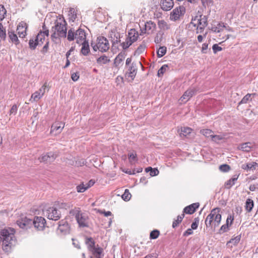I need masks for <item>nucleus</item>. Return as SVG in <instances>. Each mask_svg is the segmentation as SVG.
I'll use <instances>...</instances> for the list:
<instances>
[{
  "mask_svg": "<svg viewBox=\"0 0 258 258\" xmlns=\"http://www.w3.org/2000/svg\"><path fill=\"white\" fill-rule=\"evenodd\" d=\"M7 11L4 6L0 5V21H2L5 17Z\"/></svg>",
  "mask_w": 258,
  "mask_h": 258,
  "instance_id": "de8ad7c7",
  "label": "nucleus"
},
{
  "mask_svg": "<svg viewBox=\"0 0 258 258\" xmlns=\"http://www.w3.org/2000/svg\"><path fill=\"white\" fill-rule=\"evenodd\" d=\"M138 64L143 67L141 61L134 62L127 68V71L125 74L126 77L131 81H133L137 75L138 71Z\"/></svg>",
  "mask_w": 258,
  "mask_h": 258,
  "instance_id": "9d476101",
  "label": "nucleus"
},
{
  "mask_svg": "<svg viewBox=\"0 0 258 258\" xmlns=\"http://www.w3.org/2000/svg\"><path fill=\"white\" fill-rule=\"evenodd\" d=\"M159 28L163 30H166L170 28V25L164 20H160L158 23Z\"/></svg>",
  "mask_w": 258,
  "mask_h": 258,
  "instance_id": "4c0bfd02",
  "label": "nucleus"
},
{
  "mask_svg": "<svg viewBox=\"0 0 258 258\" xmlns=\"http://www.w3.org/2000/svg\"><path fill=\"white\" fill-rule=\"evenodd\" d=\"M184 217V214L182 213L180 215L178 216L177 219L173 222L172 227L173 228L176 227L179 223H180Z\"/></svg>",
  "mask_w": 258,
  "mask_h": 258,
  "instance_id": "a19ab883",
  "label": "nucleus"
},
{
  "mask_svg": "<svg viewBox=\"0 0 258 258\" xmlns=\"http://www.w3.org/2000/svg\"><path fill=\"white\" fill-rule=\"evenodd\" d=\"M192 131V129L189 127L184 126L180 128V136L186 137L190 135Z\"/></svg>",
  "mask_w": 258,
  "mask_h": 258,
  "instance_id": "c85d7f7f",
  "label": "nucleus"
},
{
  "mask_svg": "<svg viewBox=\"0 0 258 258\" xmlns=\"http://www.w3.org/2000/svg\"><path fill=\"white\" fill-rule=\"evenodd\" d=\"M199 35L197 36V40L199 42H202L203 41L204 38H206L207 32H203V33H199Z\"/></svg>",
  "mask_w": 258,
  "mask_h": 258,
  "instance_id": "5fc2aeb1",
  "label": "nucleus"
},
{
  "mask_svg": "<svg viewBox=\"0 0 258 258\" xmlns=\"http://www.w3.org/2000/svg\"><path fill=\"white\" fill-rule=\"evenodd\" d=\"M219 169L223 172H227L230 170V167L227 164H223L219 167Z\"/></svg>",
  "mask_w": 258,
  "mask_h": 258,
  "instance_id": "13d9d810",
  "label": "nucleus"
},
{
  "mask_svg": "<svg viewBox=\"0 0 258 258\" xmlns=\"http://www.w3.org/2000/svg\"><path fill=\"white\" fill-rule=\"evenodd\" d=\"M32 224L35 228L38 231L43 230L46 225V220L42 217H35Z\"/></svg>",
  "mask_w": 258,
  "mask_h": 258,
  "instance_id": "4468645a",
  "label": "nucleus"
},
{
  "mask_svg": "<svg viewBox=\"0 0 258 258\" xmlns=\"http://www.w3.org/2000/svg\"><path fill=\"white\" fill-rule=\"evenodd\" d=\"M43 96L42 94L39 93L37 91H35L34 93L31 95V99H30L31 101L32 99L34 101H37L39 99H40Z\"/></svg>",
  "mask_w": 258,
  "mask_h": 258,
  "instance_id": "ea45409f",
  "label": "nucleus"
},
{
  "mask_svg": "<svg viewBox=\"0 0 258 258\" xmlns=\"http://www.w3.org/2000/svg\"><path fill=\"white\" fill-rule=\"evenodd\" d=\"M6 36V30L3 25L0 23V37L2 38H5Z\"/></svg>",
  "mask_w": 258,
  "mask_h": 258,
  "instance_id": "6e6d98bb",
  "label": "nucleus"
},
{
  "mask_svg": "<svg viewBox=\"0 0 258 258\" xmlns=\"http://www.w3.org/2000/svg\"><path fill=\"white\" fill-rule=\"evenodd\" d=\"M49 34V30L45 28V26H43V31H40L36 36L35 40L31 39L29 40V44L31 48L34 49L36 46H41L45 42H46L43 47L42 51L46 52L47 51L49 45L48 41V37Z\"/></svg>",
  "mask_w": 258,
  "mask_h": 258,
  "instance_id": "7ed1b4c3",
  "label": "nucleus"
},
{
  "mask_svg": "<svg viewBox=\"0 0 258 258\" xmlns=\"http://www.w3.org/2000/svg\"><path fill=\"white\" fill-rule=\"evenodd\" d=\"M70 226L68 222L62 220L59 222L57 232L60 235H66L70 233Z\"/></svg>",
  "mask_w": 258,
  "mask_h": 258,
  "instance_id": "f8f14e48",
  "label": "nucleus"
},
{
  "mask_svg": "<svg viewBox=\"0 0 258 258\" xmlns=\"http://www.w3.org/2000/svg\"><path fill=\"white\" fill-rule=\"evenodd\" d=\"M67 39L69 41L76 40L77 43H82L86 41V33L82 29H79L76 32H75L74 30L71 29L68 31Z\"/></svg>",
  "mask_w": 258,
  "mask_h": 258,
  "instance_id": "39448f33",
  "label": "nucleus"
},
{
  "mask_svg": "<svg viewBox=\"0 0 258 258\" xmlns=\"http://www.w3.org/2000/svg\"><path fill=\"white\" fill-rule=\"evenodd\" d=\"M129 162L131 164H135L137 161V155L135 152L128 154Z\"/></svg>",
  "mask_w": 258,
  "mask_h": 258,
  "instance_id": "58836bf2",
  "label": "nucleus"
},
{
  "mask_svg": "<svg viewBox=\"0 0 258 258\" xmlns=\"http://www.w3.org/2000/svg\"><path fill=\"white\" fill-rule=\"evenodd\" d=\"M167 51V48L165 46H161L157 51V54L158 57H161L164 56Z\"/></svg>",
  "mask_w": 258,
  "mask_h": 258,
  "instance_id": "79ce46f5",
  "label": "nucleus"
},
{
  "mask_svg": "<svg viewBox=\"0 0 258 258\" xmlns=\"http://www.w3.org/2000/svg\"><path fill=\"white\" fill-rule=\"evenodd\" d=\"M57 157V154L56 152L51 151L42 154L38 159L41 163L47 164L53 162Z\"/></svg>",
  "mask_w": 258,
  "mask_h": 258,
  "instance_id": "1a4fd4ad",
  "label": "nucleus"
},
{
  "mask_svg": "<svg viewBox=\"0 0 258 258\" xmlns=\"http://www.w3.org/2000/svg\"><path fill=\"white\" fill-rule=\"evenodd\" d=\"M231 31H232V30L228 26H226L219 33L218 36L219 39L222 40V42L227 40L230 37V32Z\"/></svg>",
  "mask_w": 258,
  "mask_h": 258,
  "instance_id": "aec40b11",
  "label": "nucleus"
},
{
  "mask_svg": "<svg viewBox=\"0 0 258 258\" xmlns=\"http://www.w3.org/2000/svg\"><path fill=\"white\" fill-rule=\"evenodd\" d=\"M255 166H258V164L256 162L245 164L242 165L241 168L244 170H255Z\"/></svg>",
  "mask_w": 258,
  "mask_h": 258,
  "instance_id": "2f4dec72",
  "label": "nucleus"
},
{
  "mask_svg": "<svg viewBox=\"0 0 258 258\" xmlns=\"http://www.w3.org/2000/svg\"><path fill=\"white\" fill-rule=\"evenodd\" d=\"M48 85L47 82H45L41 87L37 91L43 96L45 93V90L47 88Z\"/></svg>",
  "mask_w": 258,
  "mask_h": 258,
  "instance_id": "603ef678",
  "label": "nucleus"
},
{
  "mask_svg": "<svg viewBox=\"0 0 258 258\" xmlns=\"http://www.w3.org/2000/svg\"><path fill=\"white\" fill-rule=\"evenodd\" d=\"M17 224L21 228L27 229L32 225V220L26 216L22 215L17 221Z\"/></svg>",
  "mask_w": 258,
  "mask_h": 258,
  "instance_id": "ddd939ff",
  "label": "nucleus"
},
{
  "mask_svg": "<svg viewBox=\"0 0 258 258\" xmlns=\"http://www.w3.org/2000/svg\"><path fill=\"white\" fill-rule=\"evenodd\" d=\"M15 230L11 227L4 229L1 231L0 239L3 242V249L5 251H9L13 243L15 242Z\"/></svg>",
  "mask_w": 258,
  "mask_h": 258,
  "instance_id": "f03ea898",
  "label": "nucleus"
},
{
  "mask_svg": "<svg viewBox=\"0 0 258 258\" xmlns=\"http://www.w3.org/2000/svg\"><path fill=\"white\" fill-rule=\"evenodd\" d=\"M229 226L225 224L222 225L220 229V232H225L228 230Z\"/></svg>",
  "mask_w": 258,
  "mask_h": 258,
  "instance_id": "69168bd1",
  "label": "nucleus"
},
{
  "mask_svg": "<svg viewBox=\"0 0 258 258\" xmlns=\"http://www.w3.org/2000/svg\"><path fill=\"white\" fill-rule=\"evenodd\" d=\"M91 45L95 51L99 50L101 52H105L109 48V43L106 38L103 36H99L97 38L96 43H92Z\"/></svg>",
  "mask_w": 258,
  "mask_h": 258,
  "instance_id": "0eeeda50",
  "label": "nucleus"
},
{
  "mask_svg": "<svg viewBox=\"0 0 258 258\" xmlns=\"http://www.w3.org/2000/svg\"><path fill=\"white\" fill-rule=\"evenodd\" d=\"M139 37L138 32L135 29H131L128 33L127 38L131 40L132 42H135L136 41Z\"/></svg>",
  "mask_w": 258,
  "mask_h": 258,
  "instance_id": "a878e982",
  "label": "nucleus"
},
{
  "mask_svg": "<svg viewBox=\"0 0 258 258\" xmlns=\"http://www.w3.org/2000/svg\"><path fill=\"white\" fill-rule=\"evenodd\" d=\"M155 29L156 24L154 22L151 21L147 22L144 25V27L141 29V32L140 35L151 34L154 32Z\"/></svg>",
  "mask_w": 258,
  "mask_h": 258,
  "instance_id": "dca6fc26",
  "label": "nucleus"
},
{
  "mask_svg": "<svg viewBox=\"0 0 258 258\" xmlns=\"http://www.w3.org/2000/svg\"><path fill=\"white\" fill-rule=\"evenodd\" d=\"M192 229L189 228L187 229L183 233L184 236H188L193 233Z\"/></svg>",
  "mask_w": 258,
  "mask_h": 258,
  "instance_id": "338daca9",
  "label": "nucleus"
},
{
  "mask_svg": "<svg viewBox=\"0 0 258 258\" xmlns=\"http://www.w3.org/2000/svg\"><path fill=\"white\" fill-rule=\"evenodd\" d=\"M253 201L250 199H248L246 200V203H245V208L246 211L247 212H250L253 207Z\"/></svg>",
  "mask_w": 258,
  "mask_h": 258,
  "instance_id": "c9c22d12",
  "label": "nucleus"
},
{
  "mask_svg": "<svg viewBox=\"0 0 258 258\" xmlns=\"http://www.w3.org/2000/svg\"><path fill=\"white\" fill-rule=\"evenodd\" d=\"M64 122L62 121H55L51 126L50 134L53 136L59 135L64 127Z\"/></svg>",
  "mask_w": 258,
  "mask_h": 258,
  "instance_id": "9b49d317",
  "label": "nucleus"
},
{
  "mask_svg": "<svg viewBox=\"0 0 258 258\" xmlns=\"http://www.w3.org/2000/svg\"><path fill=\"white\" fill-rule=\"evenodd\" d=\"M17 110H18V107L17 106V105L16 104H14L13 105L10 110V115H11V114H16L17 113Z\"/></svg>",
  "mask_w": 258,
  "mask_h": 258,
  "instance_id": "680f3d73",
  "label": "nucleus"
},
{
  "mask_svg": "<svg viewBox=\"0 0 258 258\" xmlns=\"http://www.w3.org/2000/svg\"><path fill=\"white\" fill-rule=\"evenodd\" d=\"M98 212L101 214H103L105 217H108L112 216V213L110 211H105V210H99Z\"/></svg>",
  "mask_w": 258,
  "mask_h": 258,
  "instance_id": "e2e57ef3",
  "label": "nucleus"
},
{
  "mask_svg": "<svg viewBox=\"0 0 258 258\" xmlns=\"http://www.w3.org/2000/svg\"><path fill=\"white\" fill-rule=\"evenodd\" d=\"M157 254L156 253H151L148 254L144 258H157Z\"/></svg>",
  "mask_w": 258,
  "mask_h": 258,
  "instance_id": "774afa93",
  "label": "nucleus"
},
{
  "mask_svg": "<svg viewBox=\"0 0 258 258\" xmlns=\"http://www.w3.org/2000/svg\"><path fill=\"white\" fill-rule=\"evenodd\" d=\"M200 133L206 138H211L214 132L212 130L208 128H204L200 130Z\"/></svg>",
  "mask_w": 258,
  "mask_h": 258,
  "instance_id": "f704fd0d",
  "label": "nucleus"
},
{
  "mask_svg": "<svg viewBox=\"0 0 258 258\" xmlns=\"http://www.w3.org/2000/svg\"><path fill=\"white\" fill-rule=\"evenodd\" d=\"M191 24L197 27L196 33H203L208 25L207 18L205 16H196L192 19Z\"/></svg>",
  "mask_w": 258,
  "mask_h": 258,
  "instance_id": "423d86ee",
  "label": "nucleus"
},
{
  "mask_svg": "<svg viewBox=\"0 0 258 258\" xmlns=\"http://www.w3.org/2000/svg\"><path fill=\"white\" fill-rule=\"evenodd\" d=\"M75 215V218L80 227H85L88 226L87 216L83 214L80 208H76L71 212Z\"/></svg>",
  "mask_w": 258,
  "mask_h": 258,
  "instance_id": "6e6552de",
  "label": "nucleus"
},
{
  "mask_svg": "<svg viewBox=\"0 0 258 258\" xmlns=\"http://www.w3.org/2000/svg\"><path fill=\"white\" fill-rule=\"evenodd\" d=\"M224 137L223 136L214 135V134H213L211 138L212 141L214 142H218V141L224 139Z\"/></svg>",
  "mask_w": 258,
  "mask_h": 258,
  "instance_id": "3c124183",
  "label": "nucleus"
},
{
  "mask_svg": "<svg viewBox=\"0 0 258 258\" xmlns=\"http://www.w3.org/2000/svg\"><path fill=\"white\" fill-rule=\"evenodd\" d=\"M220 209L216 208L213 209L207 216L205 220V224L207 227L215 229L219 226L221 221Z\"/></svg>",
  "mask_w": 258,
  "mask_h": 258,
  "instance_id": "20e7f679",
  "label": "nucleus"
},
{
  "mask_svg": "<svg viewBox=\"0 0 258 258\" xmlns=\"http://www.w3.org/2000/svg\"><path fill=\"white\" fill-rule=\"evenodd\" d=\"M46 216L49 219L56 221L60 218V213L56 208L52 207L47 210Z\"/></svg>",
  "mask_w": 258,
  "mask_h": 258,
  "instance_id": "2eb2a0df",
  "label": "nucleus"
},
{
  "mask_svg": "<svg viewBox=\"0 0 258 258\" xmlns=\"http://www.w3.org/2000/svg\"><path fill=\"white\" fill-rule=\"evenodd\" d=\"M79 73L78 72L74 73L73 74H72L71 76L72 79L75 82L78 81V79H79Z\"/></svg>",
  "mask_w": 258,
  "mask_h": 258,
  "instance_id": "0e129e2a",
  "label": "nucleus"
},
{
  "mask_svg": "<svg viewBox=\"0 0 258 258\" xmlns=\"http://www.w3.org/2000/svg\"><path fill=\"white\" fill-rule=\"evenodd\" d=\"M195 93L196 90L195 89H189L187 90L180 97L179 101L183 103H186L192 97Z\"/></svg>",
  "mask_w": 258,
  "mask_h": 258,
  "instance_id": "6ab92c4d",
  "label": "nucleus"
},
{
  "mask_svg": "<svg viewBox=\"0 0 258 258\" xmlns=\"http://www.w3.org/2000/svg\"><path fill=\"white\" fill-rule=\"evenodd\" d=\"M160 235V231L158 230H154L150 232V238L151 239H157Z\"/></svg>",
  "mask_w": 258,
  "mask_h": 258,
  "instance_id": "49530a36",
  "label": "nucleus"
},
{
  "mask_svg": "<svg viewBox=\"0 0 258 258\" xmlns=\"http://www.w3.org/2000/svg\"><path fill=\"white\" fill-rule=\"evenodd\" d=\"M131 198V194H130L128 189H126L124 194L122 195V198L125 201H128Z\"/></svg>",
  "mask_w": 258,
  "mask_h": 258,
  "instance_id": "09e8293b",
  "label": "nucleus"
},
{
  "mask_svg": "<svg viewBox=\"0 0 258 258\" xmlns=\"http://www.w3.org/2000/svg\"><path fill=\"white\" fill-rule=\"evenodd\" d=\"M9 37L11 41L16 45L19 44L20 42L18 38L17 35L14 32H9L8 33Z\"/></svg>",
  "mask_w": 258,
  "mask_h": 258,
  "instance_id": "473e14b6",
  "label": "nucleus"
},
{
  "mask_svg": "<svg viewBox=\"0 0 258 258\" xmlns=\"http://www.w3.org/2000/svg\"><path fill=\"white\" fill-rule=\"evenodd\" d=\"M126 53L125 51L120 52L115 57L114 61V64L116 67H119L123 62Z\"/></svg>",
  "mask_w": 258,
  "mask_h": 258,
  "instance_id": "5701e85b",
  "label": "nucleus"
},
{
  "mask_svg": "<svg viewBox=\"0 0 258 258\" xmlns=\"http://www.w3.org/2000/svg\"><path fill=\"white\" fill-rule=\"evenodd\" d=\"M199 203H194L189 206L186 207L183 210V213L192 214L194 213L196 210L199 208Z\"/></svg>",
  "mask_w": 258,
  "mask_h": 258,
  "instance_id": "b1692460",
  "label": "nucleus"
},
{
  "mask_svg": "<svg viewBox=\"0 0 258 258\" xmlns=\"http://www.w3.org/2000/svg\"><path fill=\"white\" fill-rule=\"evenodd\" d=\"M226 27L224 23H218L216 25L213 26L211 30L214 32L219 33Z\"/></svg>",
  "mask_w": 258,
  "mask_h": 258,
  "instance_id": "c756f323",
  "label": "nucleus"
},
{
  "mask_svg": "<svg viewBox=\"0 0 258 258\" xmlns=\"http://www.w3.org/2000/svg\"><path fill=\"white\" fill-rule=\"evenodd\" d=\"M85 243L87 245L88 248L90 251L95 247V241L91 237H86L85 238Z\"/></svg>",
  "mask_w": 258,
  "mask_h": 258,
  "instance_id": "7c9ffc66",
  "label": "nucleus"
},
{
  "mask_svg": "<svg viewBox=\"0 0 258 258\" xmlns=\"http://www.w3.org/2000/svg\"><path fill=\"white\" fill-rule=\"evenodd\" d=\"M234 220V216L232 215H229L226 220V225L229 226V227L232 224Z\"/></svg>",
  "mask_w": 258,
  "mask_h": 258,
  "instance_id": "4d7b16f0",
  "label": "nucleus"
},
{
  "mask_svg": "<svg viewBox=\"0 0 258 258\" xmlns=\"http://www.w3.org/2000/svg\"><path fill=\"white\" fill-rule=\"evenodd\" d=\"M81 44H82V48L81 50V53L84 55L87 56V55H88V54L90 52V48H89V45L88 42L87 41H86L84 42L83 43H81Z\"/></svg>",
  "mask_w": 258,
  "mask_h": 258,
  "instance_id": "bb28decb",
  "label": "nucleus"
},
{
  "mask_svg": "<svg viewBox=\"0 0 258 258\" xmlns=\"http://www.w3.org/2000/svg\"><path fill=\"white\" fill-rule=\"evenodd\" d=\"M238 179V176L234 175L232 178L230 179L225 183V187L226 188H230L235 183V181Z\"/></svg>",
  "mask_w": 258,
  "mask_h": 258,
  "instance_id": "72a5a7b5",
  "label": "nucleus"
},
{
  "mask_svg": "<svg viewBox=\"0 0 258 258\" xmlns=\"http://www.w3.org/2000/svg\"><path fill=\"white\" fill-rule=\"evenodd\" d=\"M167 68L168 66L167 64H164L163 66H162L158 71V77H161V76H162L166 71Z\"/></svg>",
  "mask_w": 258,
  "mask_h": 258,
  "instance_id": "8fccbe9b",
  "label": "nucleus"
},
{
  "mask_svg": "<svg viewBox=\"0 0 258 258\" xmlns=\"http://www.w3.org/2000/svg\"><path fill=\"white\" fill-rule=\"evenodd\" d=\"M67 25L64 17L61 15H58L55 20L54 26L52 28V33L51 38L52 41H56L61 38L67 36Z\"/></svg>",
  "mask_w": 258,
  "mask_h": 258,
  "instance_id": "f257e3e1",
  "label": "nucleus"
},
{
  "mask_svg": "<svg viewBox=\"0 0 258 258\" xmlns=\"http://www.w3.org/2000/svg\"><path fill=\"white\" fill-rule=\"evenodd\" d=\"M184 10L183 7H179L173 10L170 15V18L172 20H176L182 15Z\"/></svg>",
  "mask_w": 258,
  "mask_h": 258,
  "instance_id": "412c9836",
  "label": "nucleus"
},
{
  "mask_svg": "<svg viewBox=\"0 0 258 258\" xmlns=\"http://www.w3.org/2000/svg\"><path fill=\"white\" fill-rule=\"evenodd\" d=\"M134 42L128 38H126L124 42L121 43V46L123 49L128 48Z\"/></svg>",
  "mask_w": 258,
  "mask_h": 258,
  "instance_id": "c03bdc74",
  "label": "nucleus"
},
{
  "mask_svg": "<svg viewBox=\"0 0 258 258\" xmlns=\"http://www.w3.org/2000/svg\"><path fill=\"white\" fill-rule=\"evenodd\" d=\"M110 60L108 58V57L105 55L101 56L97 59V63L101 64H106Z\"/></svg>",
  "mask_w": 258,
  "mask_h": 258,
  "instance_id": "37998d69",
  "label": "nucleus"
},
{
  "mask_svg": "<svg viewBox=\"0 0 258 258\" xmlns=\"http://www.w3.org/2000/svg\"><path fill=\"white\" fill-rule=\"evenodd\" d=\"M95 183V181L94 179H91L85 183L82 182L76 186V190L78 192H84L88 188L93 186Z\"/></svg>",
  "mask_w": 258,
  "mask_h": 258,
  "instance_id": "f3484780",
  "label": "nucleus"
},
{
  "mask_svg": "<svg viewBox=\"0 0 258 258\" xmlns=\"http://www.w3.org/2000/svg\"><path fill=\"white\" fill-rule=\"evenodd\" d=\"M256 95V93H251V94L248 93V94H247L246 95H245L243 97V98L241 99L240 102L239 103V104L247 103V102L249 100H251V96L254 97Z\"/></svg>",
  "mask_w": 258,
  "mask_h": 258,
  "instance_id": "e433bc0d",
  "label": "nucleus"
},
{
  "mask_svg": "<svg viewBox=\"0 0 258 258\" xmlns=\"http://www.w3.org/2000/svg\"><path fill=\"white\" fill-rule=\"evenodd\" d=\"M213 52L216 54L218 51H220L222 50V48L219 46L217 44H214L212 46Z\"/></svg>",
  "mask_w": 258,
  "mask_h": 258,
  "instance_id": "052dcab7",
  "label": "nucleus"
},
{
  "mask_svg": "<svg viewBox=\"0 0 258 258\" xmlns=\"http://www.w3.org/2000/svg\"><path fill=\"white\" fill-rule=\"evenodd\" d=\"M254 145L253 143L250 142H246L242 143L239 145L238 147V149L242 150V151L249 152L250 151L251 149L253 147Z\"/></svg>",
  "mask_w": 258,
  "mask_h": 258,
  "instance_id": "393cba45",
  "label": "nucleus"
},
{
  "mask_svg": "<svg viewBox=\"0 0 258 258\" xmlns=\"http://www.w3.org/2000/svg\"><path fill=\"white\" fill-rule=\"evenodd\" d=\"M160 5L163 10L169 11L173 6V0H161Z\"/></svg>",
  "mask_w": 258,
  "mask_h": 258,
  "instance_id": "4be33fe9",
  "label": "nucleus"
},
{
  "mask_svg": "<svg viewBox=\"0 0 258 258\" xmlns=\"http://www.w3.org/2000/svg\"><path fill=\"white\" fill-rule=\"evenodd\" d=\"M199 223V219L198 218H195L194 219V222H192L191 225V228L193 230H195L197 229L198 227V225Z\"/></svg>",
  "mask_w": 258,
  "mask_h": 258,
  "instance_id": "bf43d9fd",
  "label": "nucleus"
},
{
  "mask_svg": "<svg viewBox=\"0 0 258 258\" xmlns=\"http://www.w3.org/2000/svg\"><path fill=\"white\" fill-rule=\"evenodd\" d=\"M91 251L96 258H102V254L103 250L102 248L99 247L98 245L97 247H95Z\"/></svg>",
  "mask_w": 258,
  "mask_h": 258,
  "instance_id": "cd10ccee",
  "label": "nucleus"
},
{
  "mask_svg": "<svg viewBox=\"0 0 258 258\" xmlns=\"http://www.w3.org/2000/svg\"><path fill=\"white\" fill-rule=\"evenodd\" d=\"M28 25L24 22H20L17 26V31L20 38H24L27 35Z\"/></svg>",
  "mask_w": 258,
  "mask_h": 258,
  "instance_id": "a211bd4d",
  "label": "nucleus"
},
{
  "mask_svg": "<svg viewBox=\"0 0 258 258\" xmlns=\"http://www.w3.org/2000/svg\"><path fill=\"white\" fill-rule=\"evenodd\" d=\"M209 43H204L202 44L201 47V52L202 53H207L208 52V50H210V49H208Z\"/></svg>",
  "mask_w": 258,
  "mask_h": 258,
  "instance_id": "864d4df0",
  "label": "nucleus"
},
{
  "mask_svg": "<svg viewBox=\"0 0 258 258\" xmlns=\"http://www.w3.org/2000/svg\"><path fill=\"white\" fill-rule=\"evenodd\" d=\"M145 170L147 172L150 171V174L152 176L157 175L159 173V171L157 169H153L151 167L146 168Z\"/></svg>",
  "mask_w": 258,
  "mask_h": 258,
  "instance_id": "a18cd8bd",
  "label": "nucleus"
}]
</instances>
